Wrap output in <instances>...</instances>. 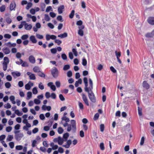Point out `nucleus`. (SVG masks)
Wrapping results in <instances>:
<instances>
[{"instance_id":"nucleus-29","label":"nucleus","mask_w":154,"mask_h":154,"mask_svg":"<svg viewBox=\"0 0 154 154\" xmlns=\"http://www.w3.org/2000/svg\"><path fill=\"white\" fill-rule=\"evenodd\" d=\"M152 2V0H144L143 1V4L144 5H148Z\"/></svg>"},{"instance_id":"nucleus-28","label":"nucleus","mask_w":154,"mask_h":154,"mask_svg":"<svg viewBox=\"0 0 154 154\" xmlns=\"http://www.w3.org/2000/svg\"><path fill=\"white\" fill-rule=\"evenodd\" d=\"M82 83V80L81 79H79L78 81H76L75 84V87H77L79 86V84H81Z\"/></svg>"},{"instance_id":"nucleus-45","label":"nucleus","mask_w":154,"mask_h":154,"mask_svg":"<svg viewBox=\"0 0 154 154\" xmlns=\"http://www.w3.org/2000/svg\"><path fill=\"white\" fill-rule=\"evenodd\" d=\"M4 107L8 109L10 108L11 107V105L9 103H8L7 104H5L4 105Z\"/></svg>"},{"instance_id":"nucleus-6","label":"nucleus","mask_w":154,"mask_h":154,"mask_svg":"<svg viewBox=\"0 0 154 154\" xmlns=\"http://www.w3.org/2000/svg\"><path fill=\"white\" fill-rule=\"evenodd\" d=\"M71 125L72 127V131L75 132L76 130V124L75 121L74 120H71Z\"/></svg>"},{"instance_id":"nucleus-47","label":"nucleus","mask_w":154,"mask_h":154,"mask_svg":"<svg viewBox=\"0 0 154 154\" xmlns=\"http://www.w3.org/2000/svg\"><path fill=\"white\" fill-rule=\"evenodd\" d=\"M31 88V86L29 83H27L25 85V88L27 90H29Z\"/></svg>"},{"instance_id":"nucleus-24","label":"nucleus","mask_w":154,"mask_h":154,"mask_svg":"<svg viewBox=\"0 0 154 154\" xmlns=\"http://www.w3.org/2000/svg\"><path fill=\"white\" fill-rule=\"evenodd\" d=\"M16 7V4L14 2H11L10 6V10H14Z\"/></svg>"},{"instance_id":"nucleus-38","label":"nucleus","mask_w":154,"mask_h":154,"mask_svg":"<svg viewBox=\"0 0 154 154\" xmlns=\"http://www.w3.org/2000/svg\"><path fill=\"white\" fill-rule=\"evenodd\" d=\"M21 66L23 67H27L29 65L27 62L23 61V62L21 64Z\"/></svg>"},{"instance_id":"nucleus-61","label":"nucleus","mask_w":154,"mask_h":154,"mask_svg":"<svg viewBox=\"0 0 154 154\" xmlns=\"http://www.w3.org/2000/svg\"><path fill=\"white\" fill-rule=\"evenodd\" d=\"M25 21H23V22H21V24H20L18 26L19 28V29L22 28L23 27V25L24 26V24H25Z\"/></svg>"},{"instance_id":"nucleus-57","label":"nucleus","mask_w":154,"mask_h":154,"mask_svg":"<svg viewBox=\"0 0 154 154\" xmlns=\"http://www.w3.org/2000/svg\"><path fill=\"white\" fill-rule=\"evenodd\" d=\"M45 19L46 21H48L50 20V18L48 15L45 14Z\"/></svg>"},{"instance_id":"nucleus-39","label":"nucleus","mask_w":154,"mask_h":154,"mask_svg":"<svg viewBox=\"0 0 154 154\" xmlns=\"http://www.w3.org/2000/svg\"><path fill=\"white\" fill-rule=\"evenodd\" d=\"M15 113L18 116H21L23 114V113L20 112L18 109L15 110Z\"/></svg>"},{"instance_id":"nucleus-22","label":"nucleus","mask_w":154,"mask_h":154,"mask_svg":"<svg viewBox=\"0 0 154 154\" xmlns=\"http://www.w3.org/2000/svg\"><path fill=\"white\" fill-rule=\"evenodd\" d=\"M67 36V34L66 32H64L63 34H60L58 35V37L61 38H64Z\"/></svg>"},{"instance_id":"nucleus-37","label":"nucleus","mask_w":154,"mask_h":154,"mask_svg":"<svg viewBox=\"0 0 154 154\" xmlns=\"http://www.w3.org/2000/svg\"><path fill=\"white\" fill-rule=\"evenodd\" d=\"M142 109L139 107H138V114L140 116L142 115Z\"/></svg>"},{"instance_id":"nucleus-33","label":"nucleus","mask_w":154,"mask_h":154,"mask_svg":"<svg viewBox=\"0 0 154 154\" xmlns=\"http://www.w3.org/2000/svg\"><path fill=\"white\" fill-rule=\"evenodd\" d=\"M38 75L40 77H43L45 78V74H44L43 72L41 71H40V72H38Z\"/></svg>"},{"instance_id":"nucleus-53","label":"nucleus","mask_w":154,"mask_h":154,"mask_svg":"<svg viewBox=\"0 0 154 154\" xmlns=\"http://www.w3.org/2000/svg\"><path fill=\"white\" fill-rule=\"evenodd\" d=\"M78 33L80 36H83L84 35V32L82 30H79Z\"/></svg>"},{"instance_id":"nucleus-27","label":"nucleus","mask_w":154,"mask_h":154,"mask_svg":"<svg viewBox=\"0 0 154 154\" xmlns=\"http://www.w3.org/2000/svg\"><path fill=\"white\" fill-rule=\"evenodd\" d=\"M32 97V93L30 91H29L27 94L26 99L29 100Z\"/></svg>"},{"instance_id":"nucleus-52","label":"nucleus","mask_w":154,"mask_h":154,"mask_svg":"<svg viewBox=\"0 0 154 154\" xmlns=\"http://www.w3.org/2000/svg\"><path fill=\"white\" fill-rule=\"evenodd\" d=\"M72 51L73 52L74 55L75 56H77L78 55V53L76 51V49L75 48H73L72 49Z\"/></svg>"},{"instance_id":"nucleus-36","label":"nucleus","mask_w":154,"mask_h":154,"mask_svg":"<svg viewBox=\"0 0 154 154\" xmlns=\"http://www.w3.org/2000/svg\"><path fill=\"white\" fill-rule=\"evenodd\" d=\"M78 103L80 109L81 110L83 109H84V106L83 103H82L80 102H79Z\"/></svg>"},{"instance_id":"nucleus-26","label":"nucleus","mask_w":154,"mask_h":154,"mask_svg":"<svg viewBox=\"0 0 154 154\" xmlns=\"http://www.w3.org/2000/svg\"><path fill=\"white\" fill-rule=\"evenodd\" d=\"M9 99H10V100L11 101V102L12 103V104H14L16 103V102L14 101L15 98V97L14 96H13V95L11 96L10 97Z\"/></svg>"},{"instance_id":"nucleus-51","label":"nucleus","mask_w":154,"mask_h":154,"mask_svg":"<svg viewBox=\"0 0 154 154\" xmlns=\"http://www.w3.org/2000/svg\"><path fill=\"white\" fill-rule=\"evenodd\" d=\"M12 129V128L11 126H8L6 128V130L7 132H10Z\"/></svg>"},{"instance_id":"nucleus-7","label":"nucleus","mask_w":154,"mask_h":154,"mask_svg":"<svg viewBox=\"0 0 154 154\" xmlns=\"http://www.w3.org/2000/svg\"><path fill=\"white\" fill-rule=\"evenodd\" d=\"M82 99H83V101L84 102L85 104L87 106H89V104L88 103V99L84 93H82Z\"/></svg>"},{"instance_id":"nucleus-23","label":"nucleus","mask_w":154,"mask_h":154,"mask_svg":"<svg viewBox=\"0 0 154 154\" xmlns=\"http://www.w3.org/2000/svg\"><path fill=\"white\" fill-rule=\"evenodd\" d=\"M3 51L5 54H8L10 52V49L7 48H3Z\"/></svg>"},{"instance_id":"nucleus-15","label":"nucleus","mask_w":154,"mask_h":154,"mask_svg":"<svg viewBox=\"0 0 154 154\" xmlns=\"http://www.w3.org/2000/svg\"><path fill=\"white\" fill-rule=\"evenodd\" d=\"M30 40L33 43H36L37 40L34 35H32L30 37Z\"/></svg>"},{"instance_id":"nucleus-2","label":"nucleus","mask_w":154,"mask_h":154,"mask_svg":"<svg viewBox=\"0 0 154 154\" xmlns=\"http://www.w3.org/2000/svg\"><path fill=\"white\" fill-rule=\"evenodd\" d=\"M20 132V131H15L14 132L15 134V138L17 140H20L23 137V133H18Z\"/></svg>"},{"instance_id":"nucleus-35","label":"nucleus","mask_w":154,"mask_h":154,"mask_svg":"<svg viewBox=\"0 0 154 154\" xmlns=\"http://www.w3.org/2000/svg\"><path fill=\"white\" fill-rule=\"evenodd\" d=\"M13 138V136L11 135H9L7 138V140L8 141H11L12 140Z\"/></svg>"},{"instance_id":"nucleus-12","label":"nucleus","mask_w":154,"mask_h":154,"mask_svg":"<svg viewBox=\"0 0 154 154\" xmlns=\"http://www.w3.org/2000/svg\"><path fill=\"white\" fill-rule=\"evenodd\" d=\"M148 22L151 25H154V17H149L147 19Z\"/></svg>"},{"instance_id":"nucleus-4","label":"nucleus","mask_w":154,"mask_h":154,"mask_svg":"<svg viewBox=\"0 0 154 154\" xmlns=\"http://www.w3.org/2000/svg\"><path fill=\"white\" fill-rule=\"evenodd\" d=\"M59 71L57 69L54 67L51 70V73L53 76L54 78H57L58 76Z\"/></svg>"},{"instance_id":"nucleus-43","label":"nucleus","mask_w":154,"mask_h":154,"mask_svg":"<svg viewBox=\"0 0 154 154\" xmlns=\"http://www.w3.org/2000/svg\"><path fill=\"white\" fill-rule=\"evenodd\" d=\"M32 91L33 94H36L38 93L37 88L36 87L32 89Z\"/></svg>"},{"instance_id":"nucleus-5","label":"nucleus","mask_w":154,"mask_h":154,"mask_svg":"<svg viewBox=\"0 0 154 154\" xmlns=\"http://www.w3.org/2000/svg\"><path fill=\"white\" fill-rule=\"evenodd\" d=\"M54 142H57L59 145H62L64 141L63 139L60 136L58 137L57 138H54L53 140Z\"/></svg>"},{"instance_id":"nucleus-56","label":"nucleus","mask_w":154,"mask_h":154,"mask_svg":"<svg viewBox=\"0 0 154 154\" xmlns=\"http://www.w3.org/2000/svg\"><path fill=\"white\" fill-rule=\"evenodd\" d=\"M16 149L17 150H21L23 149V147L21 145H19L17 146H16Z\"/></svg>"},{"instance_id":"nucleus-40","label":"nucleus","mask_w":154,"mask_h":154,"mask_svg":"<svg viewBox=\"0 0 154 154\" xmlns=\"http://www.w3.org/2000/svg\"><path fill=\"white\" fill-rule=\"evenodd\" d=\"M99 116V114L98 113H97L96 114H95L94 116V120H97Z\"/></svg>"},{"instance_id":"nucleus-11","label":"nucleus","mask_w":154,"mask_h":154,"mask_svg":"<svg viewBox=\"0 0 154 154\" xmlns=\"http://www.w3.org/2000/svg\"><path fill=\"white\" fill-rule=\"evenodd\" d=\"M83 81L85 84V91H88V88L87 78L86 77H84L83 78Z\"/></svg>"},{"instance_id":"nucleus-41","label":"nucleus","mask_w":154,"mask_h":154,"mask_svg":"<svg viewBox=\"0 0 154 154\" xmlns=\"http://www.w3.org/2000/svg\"><path fill=\"white\" fill-rule=\"evenodd\" d=\"M11 86V84L9 82H7L5 84V86L7 88H9Z\"/></svg>"},{"instance_id":"nucleus-17","label":"nucleus","mask_w":154,"mask_h":154,"mask_svg":"<svg viewBox=\"0 0 154 154\" xmlns=\"http://www.w3.org/2000/svg\"><path fill=\"white\" fill-rule=\"evenodd\" d=\"M146 37H152L154 36V29L151 32L147 33L145 35Z\"/></svg>"},{"instance_id":"nucleus-19","label":"nucleus","mask_w":154,"mask_h":154,"mask_svg":"<svg viewBox=\"0 0 154 154\" xmlns=\"http://www.w3.org/2000/svg\"><path fill=\"white\" fill-rule=\"evenodd\" d=\"M24 27L25 29L26 30H30L32 27L31 25L30 24L28 25V24L26 23L24 24Z\"/></svg>"},{"instance_id":"nucleus-44","label":"nucleus","mask_w":154,"mask_h":154,"mask_svg":"<svg viewBox=\"0 0 154 154\" xmlns=\"http://www.w3.org/2000/svg\"><path fill=\"white\" fill-rule=\"evenodd\" d=\"M23 122L24 124H26V126L28 128H30L31 127V125L27 121V122H25L24 120H23Z\"/></svg>"},{"instance_id":"nucleus-30","label":"nucleus","mask_w":154,"mask_h":154,"mask_svg":"<svg viewBox=\"0 0 154 154\" xmlns=\"http://www.w3.org/2000/svg\"><path fill=\"white\" fill-rule=\"evenodd\" d=\"M16 45V44L15 43H13L12 44L11 42H8L7 43V46H8L9 47H15Z\"/></svg>"},{"instance_id":"nucleus-64","label":"nucleus","mask_w":154,"mask_h":154,"mask_svg":"<svg viewBox=\"0 0 154 154\" xmlns=\"http://www.w3.org/2000/svg\"><path fill=\"white\" fill-rule=\"evenodd\" d=\"M57 19L58 21H60L61 22H62L63 21V20L62 17L60 15H59L57 17Z\"/></svg>"},{"instance_id":"nucleus-32","label":"nucleus","mask_w":154,"mask_h":154,"mask_svg":"<svg viewBox=\"0 0 154 154\" xmlns=\"http://www.w3.org/2000/svg\"><path fill=\"white\" fill-rule=\"evenodd\" d=\"M32 4L31 2H29L27 3V5L26 7V8L27 10L29 9L30 8L32 7Z\"/></svg>"},{"instance_id":"nucleus-55","label":"nucleus","mask_w":154,"mask_h":154,"mask_svg":"<svg viewBox=\"0 0 154 154\" xmlns=\"http://www.w3.org/2000/svg\"><path fill=\"white\" fill-rule=\"evenodd\" d=\"M87 63V61L86 59L85 58H83L82 60V64L84 66H85L86 65Z\"/></svg>"},{"instance_id":"nucleus-14","label":"nucleus","mask_w":154,"mask_h":154,"mask_svg":"<svg viewBox=\"0 0 154 154\" xmlns=\"http://www.w3.org/2000/svg\"><path fill=\"white\" fill-rule=\"evenodd\" d=\"M89 84L90 85V86L88 87V90H91H91H92L93 89V83L91 79H89Z\"/></svg>"},{"instance_id":"nucleus-62","label":"nucleus","mask_w":154,"mask_h":154,"mask_svg":"<svg viewBox=\"0 0 154 154\" xmlns=\"http://www.w3.org/2000/svg\"><path fill=\"white\" fill-rule=\"evenodd\" d=\"M100 130L101 131L103 132L104 130V125L103 124H101L100 126Z\"/></svg>"},{"instance_id":"nucleus-50","label":"nucleus","mask_w":154,"mask_h":154,"mask_svg":"<svg viewBox=\"0 0 154 154\" xmlns=\"http://www.w3.org/2000/svg\"><path fill=\"white\" fill-rule=\"evenodd\" d=\"M75 13V11L74 10H72V11H71V13L70 14L69 17V18L72 19L73 18L74 14Z\"/></svg>"},{"instance_id":"nucleus-58","label":"nucleus","mask_w":154,"mask_h":154,"mask_svg":"<svg viewBox=\"0 0 154 154\" xmlns=\"http://www.w3.org/2000/svg\"><path fill=\"white\" fill-rule=\"evenodd\" d=\"M100 146L101 150H103L104 149V143H100Z\"/></svg>"},{"instance_id":"nucleus-16","label":"nucleus","mask_w":154,"mask_h":154,"mask_svg":"<svg viewBox=\"0 0 154 154\" xmlns=\"http://www.w3.org/2000/svg\"><path fill=\"white\" fill-rule=\"evenodd\" d=\"M143 87L146 89H148L149 88V85L146 81H144L143 83Z\"/></svg>"},{"instance_id":"nucleus-63","label":"nucleus","mask_w":154,"mask_h":154,"mask_svg":"<svg viewBox=\"0 0 154 154\" xmlns=\"http://www.w3.org/2000/svg\"><path fill=\"white\" fill-rule=\"evenodd\" d=\"M62 58L63 60H66L67 59V57L65 54H63L61 55Z\"/></svg>"},{"instance_id":"nucleus-1","label":"nucleus","mask_w":154,"mask_h":154,"mask_svg":"<svg viewBox=\"0 0 154 154\" xmlns=\"http://www.w3.org/2000/svg\"><path fill=\"white\" fill-rule=\"evenodd\" d=\"M85 91L88 92V96L90 100L93 103H95L96 101V97L92 90L91 91L88 90V91Z\"/></svg>"},{"instance_id":"nucleus-3","label":"nucleus","mask_w":154,"mask_h":154,"mask_svg":"<svg viewBox=\"0 0 154 154\" xmlns=\"http://www.w3.org/2000/svg\"><path fill=\"white\" fill-rule=\"evenodd\" d=\"M4 61L2 63L3 68L4 71H6L7 69V65L9 63V61L8 58L7 57H4Z\"/></svg>"},{"instance_id":"nucleus-18","label":"nucleus","mask_w":154,"mask_h":154,"mask_svg":"<svg viewBox=\"0 0 154 154\" xmlns=\"http://www.w3.org/2000/svg\"><path fill=\"white\" fill-rule=\"evenodd\" d=\"M42 109L43 110H47L48 111H49L51 110V107L50 106H47L46 105H43L42 107Z\"/></svg>"},{"instance_id":"nucleus-54","label":"nucleus","mask_w":154,"mask_h":154,"mask_svg":"<svg viewBox=\"0 0 154 154\" xmlns=\"http://www.w3.org/2000/svg\"><path fill=\"white\" fill-rule=\"evenodd\" d=\"M51 53L55 54L57 52V50L56 48H52L51 49Z\"/></svg>"},{"instance_id":"nucleus-34","label":"nucleus","mask_w":154,"mask_h":154,"mask_svg":"<svg viewBox=\"0 0 154 154\" xmlns=\"http://www.w3.org/2000/svg\"><path fill=\"white\" fill-rule=\"evenodd\" d=\"M70 68V66L69 65H66L63 67V70L64 71H66L69 69Z\"/></svg>"},{"instance_id":"nucleus-42","label":"nucleus","mask_w":154,"mask_h":154,"mask_svg":"<svg viewBox=\"0 0 154 154\" xmlns=\"http://www.w3.org/2000/svg\"><path fill=\"white\" fill-rule=\"evenodd\" d=\"M63 131V130L61 127H59L58 129V132L59 134H62Z\"/></svg>"},{"instance_id":"nucleus-59","label":"nucleus","mask_w":154,"mask_h":154,"mask_svg":"<svg viewBox=\"0 0 154 154\" xmlns=\"http://www.w3.org/2000/svg\"><path fill=\"white\" fill-rule=\"evenodd\" d=\"M38 87L41 90H43L44 89V86L42 85V82H40L38 85Z\"/></svg>"},{"instance_id":"nucleus-49","label":"nucleus","mask_w":154,"mask_h":154,"mask_svg":"<svg viewBox=\"0 0 154 154\" xmlns=\"http://www.w3.org/2000/svg\"><path fill=\"white\" fill-rule=\"evenodd\" d=\"M55 42L57 43L58 45H59L61 43L62 41L59 39H56L55 40Z\"/></svg>"},{"instance_id":"nucleus-60","label":"nucleus","mask_w":154,"mask_h":154,"mask_svg":"<svg viewBox=\"0 0 154 154\" xmlns=\"http://www.w3.org/2000/svg\"><path fill=\"white\" fill-rule=\"evenodd\" d=\"M67 76L69 77H71L72 75V72L70 70L68 71L67 72Z\"/></svg>"},{"instance_id":"nucleus-10","label":"nucleus","mask_w":154,"mask_h":154,"mask_svg":"<svg viewBox=\"0 0 154 154\" xmlns=\"http://www.w3.org/2000/svg\"><path fill=\"white\" fill-rule=\"evenodd\" d=\"M11 75L14 78H16L20 76L21 73L18 71L13 72H11Z\"/></svg>"},{"instance_id":"nucleus-31","label":"nucleus","mask_w":154,"mask_h":154,"mask_svg":"<svg viewBox=\"0 0 154 154\" xmlns=\"http://www.w3.org/2000/svg\"><path fill=\"white\" fill-rule=\"evenodd\" d=\"M29 35L27 34H25L23 35L21 37V38L22 40H27V39L28 38Z\"/></svg>"},{"instance_id":"nucleus-13","label":"nucleus","mask_w":154,"mask_h":154,"mask_svg":"<svg viewBox=\"0 0 154 154\" xmlns=\"http://www.w3.org/2000/svg\"><path fill=\"white\" fill-rule=\"evenodd\" d=\"M29 60L30 62L34 64L35 62V57L32 55H30L29 57Z\"/></svg>"},{"instance_id":"nucleus-20","label":"nucleus","mask_w":154,"mask_h":154,"mask_svg":"<svg viewBox=\"0 0 154 154\" xmlns=\"http://www.w3.org/2000/svg\"><path fill=\"white\" fill-rule=\"evenodd\" d=\"M69 136V134L68 133H66L64 134L63 135V139L64 140V141H66L67 140V139Z\"/></svg>"},{"instance_id":"nucleus-25","label":"nucleus","mask_w":154,"mask_h":154,"mask_svg":"<svg viewBox=\"0 0 154 154\" xmlns=\"http://www.w3.org/2000/svg\"><path fill=\"white\" fill-rule=\"evenodd\" d=\"M62 120L66 122H68L69 121V119L66 116H63L62 118ZM61 123H63L62 121H61Z\"/></svg>"},{"instance_id":"nucleus-46","label":"nucleus","mask_w":154,"mask_h":154,"mask_svg":"<svg viewBox=\"0 0 154 154\" xmlns=\"http://www.w3.org/2000/svg\"><path fill=\"white\" fill-rule=\"evenodd\" d=\"M34 101L36 104H39L41 103V101L37 99H35Z\"/></svg>"},{"instance_id":"nucleus-21","label":"nucleus","mask_w":154,"mask_h":154,"mask_svg":"<svg viewBox=\"0 0 154 154\" xmlns=\"http://www.w3.org/2000/svg\"><path fill=\"white\" fill-rule=\"evenodd\" d=\"M33 70L35 72H40V69L38 66H35L33 68Z\"/></svg>"},{"instance_id":"nucleus-48","label":"nucleus","mask_w":154,"mask_h":154,"mask_svg":"<svg viewBox=\"0 0 154 154\" xmlns=\"http://www.w3.org/2000/svg\"><path fill=\"white\" fill-rule=\"evenodd\" d=\"M36 37L39 39H42L43 38V36L39 34H36Z\"/></svg>"},{"instance_id":"nucleus-8","label":"nucleus","mask_w":154,"mask_h":154,"mask_svg":"<svg viewBox=\"0 0 154 154\" xmlns=\"http://www.w3.org/2000/svg\"><path fill=\"white\" fill-rule=\"evenodd\" d=\"M66 144L65 145H63L62 146L66 148H68L69 147L70 145L72 143V140H69L66 141Z\"/></svg>"},{"instance_id":"nucleus-9","label":"nucleus","mask_w":154,"mask_h":154,"mask_svg":"<svg viewBox=\"0 0 154 154\" xmlns=\"http://www.w3.org/2000/svg\"><path fill=\"white\" fill-rule=\"evenodd\" d=\"M26 74L27 75L29 76L30 79L34 80L36 79V77L34 74L29 72H27Z\"/></svg>"}]
</instances>
